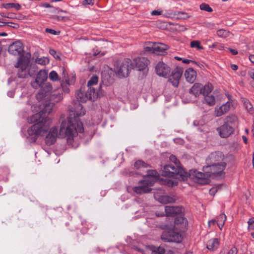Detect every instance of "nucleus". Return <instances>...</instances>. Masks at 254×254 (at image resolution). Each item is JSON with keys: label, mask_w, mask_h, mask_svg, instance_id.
I'll use <instances>...</instances> for the list:
<instances>
[{"label": "nucleus", "mask_w": 254, "mask_h": 254, "mask_svg": "<svg viewBox=\"0 0 254 254\" xmlns=\"http://www.w3.org/2000/svg\"><path fill=\"white\" fill-rule=\"evenodd\" d=\"M6 25H8L7 22L0 21V27L6 26Z\"/></svg>", "instance_id": "59"}, {"label": "nucleus", "mask_w": 254, "mask_h": 254, "mask_svg": "<svg viewBox=\"0 0 254 254\" xmlns=\"http://www.w3.org/2000/svg\"><path fill=\"white\" fill-rule=\"evenodd\" d=\"M228 50L234 55H237L238 54V52L235 49H233L231 48H228Z\"/></svg>", "instance_id": "56"}, {"label": "nucleus", "mask_w": 254, "mask_h": 254, "mask_svg": "<svg viewBox=\"0 0 254 254\" xmlns=\"http://www.w3.org/2000/svg\"><path fill=\"white\" fill-rule=\"evenodd\" d=\"M169 159L171 162H172L173 163H174V164L175 165V166L173 165H170V164L165 165L163 167V169H162V170H161V175L163 176H164V177H172V178L180 179V175L179 174H175L174 175V176L165 175L166 174H168L167 171H169L170 172H172V171H173V170H172V168H171L172 167H173L175 169H177H177H183L180 166V162L179 160H178V159L175 155H170V156L169 157Z\"/></svg>", "instance_id": "11"}, {"label": "nucleus", "mask_w": 254, "mask_h": 254, "mask_svg": "<svg viewBox=\"0 0 254 254\" xmlns=\"http://www.w3.org/2000/svg\"><path fill=\"white\" fill-rule=\"evenodd\" d=\"M224 155L222 152L220 151H215L210 153L206 159V165L218 164L223 162Z\"/></svg>", "instance_id": "12"}, {"label": "nucleus", "mask_w": 254, "mask_h": 254, "mask_svg": "<svg viewBox=\"0 0 254 254\" xmlns=\"http://www.w3.org/2000/svg\"><path fill=\"white\" fill-rule=\"evenodd\" d=\"M242 138L243 139V141H244V143L245 144H247L248 143V139H247V138L245 136L243 135L242 136Z\"/></svg>", "instance_id": "62"}, {"label": "nucleus", "mask_w": 254, "mask_h": 254, "mask_svg": "<svg viewBox=\"0 0 254 254\" xmlns=\"http://www.w3.org/2000/svg\"><path fill=\"white\" fill-rule=\"evenodd\" d=\"M238 119L233 114L227 116L224 119L223 125L217 128L220 136L222 138H226L232 134L238 125Z\"/></svg>", "instance_id": "5"}, {"label": "nucleus", "mask_w": 254, "mask_h": 254, "mask_svg": "<svg viewBox=\"0 0 254 254\" xmlns=\"http://www.w3.org/2000/svg\"><path fill=\"white\" fill-rule=\"evenodd\" d=\"M25 17V16H23L22 15H20L18 17H14V18H16V19H24Z\"/></svg>", "instance_id": "63"}, {"label": "nucleus", "mask_w": 254, "mask_h": 254, "mask_svg": "<svg viewBox=\"0 0 254 254\" xmlns=\"http://www.w3.org/2000/svg\"><path fill=\"white\" fill-rule=\"evenodd\" d=\"M231 68L233 70H236L238 69V65H237L236 64H232L231 65Z\"/></svg>", "instance_id": "58"}, {"label": "nucleus", "mask_w": 254, "mask_h": 254, "mask_svg": "<svg viewBox=\"0 0 254 254\" xmlns=\"http://www.w3.org/2000/svg\"><path fill=\"white\" fill-rule=\"evenodd\" d=\"M162 199L164 203H173L176 200L175 198L168 195H165L163 196Z\"/></svg>", "instance_id": "38"}, {"label": "nucleus", "mask_w": 254, "mask_h": 254, "mask_svg": "<svg viewBox=\"0 0 254 254\" xmlns=\"http://www.w3.org/2000/svg\"><path fill=\"white\" fill-rule=\"evenodd\" d=\"M182 62H183V63L186 64H189L190 63H192L193 64H197V63L196 62L193 61H191V60H188V59H183L182 60Z\"/></svg>", "instance_id": "53"}, {"label": "nucleus", "mask_w": 254, "mask_h": 254, "mask_svg": "<svg viewBox=\"0 0 254 254\" xmlns=\"http://www.w3.org/2000/svg\"><path fill=\"white\" fill-rule=\"evenodd\" d=\"M155 46V43L148 42L144 45V50L145 52L149 53H154V48Z\"/></svg>", "instance_id": "29"}, {"label": "nucleus", "mask_w": 254, "mask_h": 254, "mask_svg": "<svg viewBox=\"0 0 254 254\" xmlns=\"http://www.w3.org/2000/svg\"><path fill=\"white\" fill-rule=\"evenodd\" d=\"M219 244L218 239L214 238L211 239L207 242V248L208 250L214 251L218 248Z\"/></svg>", "instance_id": "26"}, {"label": "nucleus", "mask_w": 254, "mask_h": 254, "mask_svg": "<svg viewBox=\"0 0 254 254\" xmlns=\"http://www.w3.org/2000/svg\"><path fill=\"white\" fill-rule=\"evenodd\" d=\"M149 167V165L141 160H138L135 162L134 167L136 169H140L142 168H147Z\"/></svg>", "instance_id": "31"}, {"label": "nucleus", "mask_w": 254, "mask_h": 254, "mask_svg": "<svg viewBox=\"0 0 254 254\" xmlns=\"http://www.w3.org/2000/svg\"><path fill=\"white\" fill-rule=\"evenodd\" d=\"M188 225L187 220L182 215L177 216L174 221V228L176 230L184 231Z\"/></svg>", "instance_id": "20"}, {"label": "nucleus", "mask_w": 254, "mask_h": 254, "mask_svg": "<svg viewBox=\"0 0 254 254\" xmlns=\"http://www.w3.org/2000/svg\"><path fill=\"white\" fill-rule=\"evenodd\" d=\"M83 131L82 123L78 121L74 114H69L67 120L62 121L59 132L57 127H53L50 129L45 138V142L47 145L50 146L56 142L58 137H66L67 142L71 144L73 142V137L77 132L82 133Z\"/></svg>", "instance_id": "1"}, {"label": "nucleus", "mask_w": 254, "mask_h": 254, "mask_svg": "<svg viewBox=\"0 0 254 254\" xmlns=\"http://www.w3.org/2000/svg\"><path fill=\"white\" fill-rule=\"evenodd\" d=\"M205 102L210 106H214L216 103L215 97L212 94L204 96Z\"/></svg>", "instance_id": "28"}, {"label": "nucleus", "mask_w": 254, "mask_h": 254, "mask_svg": "<svg viewBox=\"0 0 254 254\" xmlns=\"http://www.w3.org/2000/svg\"><path fill=\"white\" fill-rule=\"evenodd\" d=\"M8 25H6L7 26L12 27L15 29H17L19 27V25L17 23H13V22H7Z\"/></svg>", "instance_id": "51"}, {"label": "nucleus", "mask_w": 254, "mask_h": 254, "mask_svg": "<svg viewBox=\"0 0 254 254\" xmlns=\"http://www.w3.org/2000/svg\"><path fill=\"white\" fill-rule=\"evenodd\" d=\"M212 84L208 83L204 86H202L201 94L204 96L210 94L213 90Z\"/></svg>", "instance_id": "27"}, {"label": "nucleus", "mask_w": 254, "mask_h": 254, "mask_svg": "<svg viewBox=\"0 0 254 254\" xmlns=\"http://www.w3.org/2000/svg\"><path fill=\"white\" fill-rule=\"evenodd\" d=\"M40 87H41L40 89L36 95V98L39 101H41L44 99L52 90V86L49 83L43 84Z\"/></svg>", "instance_id": "17"}, {"label": "nucleus", "mask_w": 254, "mask_h": 254, "mask_svg": "<svg viewBox=\"0 0 254 254\" xmlns=\"http://www.w3.org/2000/svg\"><path fill=\"white\" fill-rule=\"evenodd\" d=\"M36 62L38 64L45 65L49 63V60L46 57H43L37 59Z\"/></svg>", "instance_id": "39"}, {"label": "nucleus", "mask_w": 254, "mask_h": 254, "mask_svg": "<svg viewBox=\"0 0 254 254\" xmlns=\"http://www.w3.org/2000/svg\"><path fill=\"white\" fill-rule=\"evenodd\" d=\"M244 105L250 114H253L254 112L253 106L251 103L247 99L243 100Z\"/></svg>", "instance_id": "33"}, {"label": "nucleus", "mask_w": 254, "mask_h": 254, "mask_svg": "<svg viewBox=\"0 0 254 254\" xmlns=\"http://www.w3.org/2000/svg\"><path fill=\"white\" fill-rule=\"evenodd\" d=\"M30 54L27 53L26 56L19 57L17 63L14 66L18 68L17 76L19 78H26L29 76H33V73L31 70H28V67L30 63Z\"/></svg>", "instance_id": "6"}, {"label": "nucleus", "mask_w": 254, "mask_h": 254, "mask_svg": "<svg viewBox=\"0 0 254 254\" xmlns=\"http://www.w3.org/2000/svg\"><path fill=\"white\" fill-rule=\"evenodd\" d=\"M226 220V216L224 214H220L217 218V224L218 227L222 229Z\"/></svg>", "instance_id": "32"}, {"label": "nucleus", "mask_w": 254, "mask_h": 254, "mask_svg": "<svg viewBox=\"0 0 254 254\" xmlns=\"http://www.w3.org/2000/svg\"><path fill=\"white\" fill-rule=\"evenodd\" d=\"M98 82V77L96 75H93L87 82L88 89L90 91V89H95L92 87V86L96 85Z\"/></svg>", "instance_id": "30"}, {"label": "nucleus", "mask_w": 254, "mask_h": 254, "mask_svg": "<svg viewBox=\"0 0 254 254\" xmlns=\"http://www.w3.org/2000/svg\"><path fill=\"white\" fill-rule=\"evenodd\" d=\"M114 66L115 72L120 78L127 77L129 71L133 68L132 63L129 59H125L123 62L117 61Z\"/></svg>", "instance_id": "7"}, {"label": "nucleus", "mask_w": 254, "mask_h": 254, "mask_svg": "<svg viewBox=\"0 0 254 254\" xmlns=\"http://www.w3.org/2000/svg\"><path fill=\"white\" fill-rule=\"evenodd\" d=\"M202 85L200 83H195L190 90V93L193 94L195 97L201 94Z\"/></svg>", "instance_id": "25"}, {"label": "nucleus", "mask_w": 254, "mask_h": 254, "mask_svg": "<svg viewBox=\"0 0 254 254\" xmlns=\"http://www.w3.org/2000/svg\"><path fill=\"white\" fill-rule=\"evenodd\" d=\"M49 78L51 80L56 81L59 80L58 73L54 70L52 71L49 74Z\"/></svg>", "instance_id": "41"}, {"label": "nucleus", "mask_w": 254, "mask_h": 254, "mask_svg": "<svg viewBox=\"0 0 254 254\" xmlns=\"http://www.w3.org/2000/svg\"><path fill=\"white\" fill-rule=\"evenodd\" d=\"M184 211L182 206H166L165 207V212L167 216H174L181 214Z\"/></svg>", "instance_id": "21"}, {"label": "nucleus", "mask_w": 254, "mask_h": 254, "mask_svg": "<svg viewBox=\"0 0 254 254\" xmlns=\"http://www.w3.org/2000/svg\"><path fill=\"white\" fill-rule=\"evenodd\" d=\"M153 251L158 254H164L165 250L163 248L159 247L156 248Z\"/></svg>", "instance_id": "46"}, {"label": "nucleus", "mask_w": 254, "mask_h": 254, "mask_svg": "<svg viewBox=\"0 0 254 254\" xmlns=\"http://www.w3.org/2000/svg\"><path fill=\"white\" fill-rule=\"evenodd\" d=\"M151 14L152 15H159L161 14V11L155 10L151 12Z\"/></svg>", "instance_id": "57"}, {"label": "nucleus", "mask_w": 254, "mask_h": 254, "mask_svg": "<svg viewBox=\"0 0 254 254\" xmlns=\"http://www.w3.org/2000/svg\"><path fill=\"white\" fill-rule=\"evenodd\" d=\"M168 48L169 46L167 45L162 43H155L154 54L162 55Z\"/></svg>", "instance_id": "24"}, {"label": "nucleus", "mask_w": 254, "mask_h": 254, "mask_svg": "<svg viewBox=\"0 0 254 254\" xmlns=\"http://www.w3.org/2000/svg\"><path fill=\"white\" fill-rule=\"evenodd\" d=\"M161 238L165 242L180 243L183 239L182 235L179 232L175 231V229L165 230L162 233Z\"/></svg>", "instance_id": "10"}, {"label": "nucleus", "mask_w": 254, "mask_h": 254, "mask_svg": "<svg viewBox=\"0 0 254 254\" xmlns=\"http://www.w3.org/2000/svg\"><path fill=\"white\" fill-rule=\"evenodd\" d=\"M248 75L250 76L253 80H254V69H252L249 70L248 72Z\"/></svg>", "instance_id": "55"}, {"label": "nucleus", "mask_w": 254, "mask_h": 254, "mask_svg": "<svg viewBox=\"0 0 254 254\" xmlns=\"http://www.w3.org/2000/svg\"><path fill=\"white\" fill-rule=\"evenodd\" d=\"M155 71L158 75L166 77L169 74L171 69L165 63L160 62L156 65Z\"/></svg>", "instance_id": "18"}, {"label": "nucleus", "mask_w": 254, "mask_h": 254, "mask_svg": "<svg viewBox=\"0 0 254 254\" xmlns=\"http://www.w3.org/2000/svg\"><path fill=\"white\" fill-rule=\"evenodd\" d=\"M226 163H222L218 164L206 165L203 167V171L209 174V177L213 176H221L223 171L226 168Z\"/></svg>", "instance_id": "9"}, {"label": "nucleus", "mask_w": 254, "mask_h": 254, "mask_svg": "<svg viewBox=\"0 0 254 254\" xmlns=\"http://www.w3.org/2000/svg\"><path fill=\"white\" fill-rule=\"evenodd\" d=\"M249 59L252 63L254 64V55H250L249 57Z\"/></svg>", "instance_id": "60"}, {"label": "nucleus", "mask_w": 254, "mask_h": 254, "mask_svg": "<svg viewBox=\"0 0 254 254\" xmlns=\"http://www.w3.org/2000/svg\"><path fill=\"white\" fill-rule=\"evenodd\" d=\"M230 32L225 29H221L217 30V35L218 36L223 38H226L230 35Z\"/></svg>", "instance_id": "34"}, {"label": "nucleus", "mask_w": 254, "mask_h": 254, "mask_svg": "<svg viewBox=\"0 0 254 254\" xmlns=\"http://www.w3.org/2000/svg\"><path fill=\"white\" fill-rule=\"evenodd\" d=\"M44 110L45 108L30 117V123H35L27 130L28 138L31 142H35L38 136L45 135L49 129V126L46 125L48 120L46 114H48Z\"/></svg>", "instance_id": "2"}, {"label": "nucleus", "mask_w": 254, "mask_h": 254, "mask_svg": "<svg viewBox=\"0 0 254 254\" xmlns=\"http://www.w3.org/2000/svg\"><path fill=\"white\" fill-rule=\"evenodd\" d=\"M149 63V60L143 57H138L134 59L132 63L133 67L135 65V68L137 70L141 71L145 69Z\"/></svg>", "instance_id": "19"}, {"label": "nucleus", "mask_w": 254, "mask_h": 254, "mask_svg": "<svg viewBox=\"0 0 254 254\" xmlns=\"http://www.w3.org/2000/svg\"><path fill=\"white\" fill-rule=\"evenodd\" d=\"M146 176L148 178L153 179L155 181V179L159 177L158 172L155 170H149L147 171Z\"/></svg>", "instance_id": "35"}, {"label": "nucleus", "mask_w": 254, "mask_h": 254, "mask_svg": "<svg viewBox=\"0 0 254 254\" xmlns=\"http://www.w3.org/2000/svg\"><path fill=\"white\" fill-rule=\"evenodd\" d=\"M48 71V70L42 69L38 72L35 81L31 83V86L34 88L37 89L43 84V82L47 79Z\"/></svg>", "instance_id": "14"}, {"label": "nucleus", "mask_w": 254, "mask_h": 254, "mask_svg": "<svg viewBox=\"0 0 254 254\" xmlns=\"http://www.w3.org/2000/svg\"><path fill=\"white\" fill-rule=\"evenodd\" d=\"M183 72V68L181 67H177L172 71V74L169 78V81L172 83V85L174 87H178Z\"/></svg>", "instance_id": "16"}, {"label": "nucleus", "mask_w": 254, "mask_h": 254, "mask_svg": "<svg viewBox=\"0 0 254 254\" xmlns=\"http://www.w3.org/2000/svg\"><path fill=\"white\" fill-rule=\"evenodd\" d=\"M63 79H62V81H63V82H64V81H65V82H68V78H67V72L65 71V70H63Z\"/></svg>", "instance_id": "50"}, {"label": "nucleus", "mask_w": 254, "mask_h": 254, "mask_svg": "<svg viewBox=\"0 0 254 254\" xmlns=\"http://www.w3.org/2000/svg\"><path fill=\"white\" fill-rule=\"evenodd\" d=\"M200 9L207 12H212L213 11L211 7L208 4L202 3L200 5Z\"/></svg>", "instance_id": "40"}, {"label": "nucleus", "mask_w": 254, "mask_h": 254, "mask_svg": "<svg viewBox=\"0 0 254 254\" xmlns=\"http://www.w3.org/2000/svg\"><path fill=\"white\" fill-rule=\"evenodd\" d=\"M8 51L9 54L14 56H24L21 55L23 52V46L22 43L19 41H17L10 44L8 47Z\"/></svg>", "instance_id": "15"}, {"label": "nucleus", "mask_w": 254, "mask_h": 254, "mask_svg": "<svg viewBox=\"0 0 254 254\" xmlns=\"http://www.w3.org/2000/svg\"><path fill=\"white\" fill-rule=\"evenodd\" d=\"M61 86L62 87V90L65 93H68L69 89L67 87V85H69L68 82H63L62 81L61 83Z\"/></svg>", "instance_id": "43"}, {"label": "nucleus", "mask_w": 254, "mask_h": 254, "mask_svg": "<svg viewBox=\"0 0 254 254\" xmlns=\"http://www.w3.org/2000/svg\"><path fill=\"white\" fill-rule=\"evenodd\" d=\"M249 227L248 229L249 230H254V217H252L250 218L248 222Z\"/></svg>", "instance_id": "44"}, {"label": "nucleus", "mask_w": 254, "mask_h": 254, "mask_svg": "<svg viewBox=\"0 0 254 254\" xmlns=\"http://www.w3.org/2000/svg\"><path fill=\"white\" fill-rule=\"evenodd\" d=\"M45 32L46 33H50L52 35H57L58 34V32L55 31V30L54 29H50V28H47L46 29H45ZM58 33H59V32H58Z\"/></svg>", "instance_id": "49"}, {"label": "nucleus", "mask_w": 254, "mask_h": 254, "mask_svg": "<svg viewBox=\"0 0 254 254\" xmlns=\"http://www.w3.org/2000/svg\"><path fill=\"white\" fill-rule=\"evenodd\" d=\"M31 72L33 73V75H34V72H35V67H31L29 70H31Z\"/></svg>", "instance_id": "64"}, {"label": "nucleus", "mask_w": 254, "mask_h": 254, "mask_svg": "<svg viewBox=\"0 0 254 254\" xmlns=\"http://www.w3.org/2000/svg\"><path fill=\"white\" fill-rule=\"evenodd\" d=\"M232 104V101H228L226 103L222 104L220 107H216L215 109V113L216 117H220L230 110V107Z\"/></svg>", "instance_id": "22"}, {"label": "nucleus", "mask_w": 254, "mask_h": 254, "mask_svg": "<svg viewBox=\"0 0 254 254\" xmlns=\"http://www.w3.org/2000/svg\"><path fill=\"white\" fill-rule=\"evenodd\" d=\"M62 99L63 95L61 93L58 92L52 94L50 97L52 102L46 103L44 111L48 112V114H50L55 103L61 101Z\"/></svg>", "instance_id": "13"}, {"label": "nucleus", "mask_w": 254, "mask_h": 254, "mask_svg": "<svg viewBox=\"0 0 254 254\" xmlns=\"http://www.w3.org/2000/svg\"><path fill=\"white\" fill-rule=\"evenodd\" d=\"M82 5L86 6L87 5H93L94 0H83L82 2Z\"/></svg>", "instance_id": "48"}, {"label": "nucleus", "mask_w": 254, "mask_h": 254, "mask_svg": "<svg viewBox=\"0 0 254 254\" xmlns=\"http://www.w3.org/2000/svg\"><path fill=\"white\" fill-rule=\"evenodd\" d=\"M238 252L237 248L234 247L229 251L228 254H237Z\"/></svg>", "instance_id": "54"}, {"label": "nucleus", "mask_w": 254, "mask_h": 254, "mask_svg": "<svg viewBox=\"0 0 254 254\" xmlns=\"http://www.w3.org/2000/svg\"><path fill=\"white\" fill-rule=\"evenodd\" d=\"M154 183L153 179L146 178L144 180L139 181V185L133 187L132 190L138 194L148 193L151 191L152 189L150 187L153 186Z\"/></svg>", "instance_id": "8"}, {"label": "nucleus", "mask_w": 254, "mask_h": 254, "mask_svg": "<svg viewBox=\"0 0 254 254\" xmlns=\"http://www.w3.org/2000/svg\"><path fill=\"white\" fill-rule=\"evenodd\" d=\"M49 53L56 59H60L59 55L54 49H50Z\"/></svg>", "instance_id": "45"}, {"label": "nucleus", "mask_w": 254, "mask_h": 254, "mask_svg": "<svg viewBox=\"0 0 254 254\" xmlns=\"http://www.w3.org/2000/svg\"><path fill=\"white\" fill-rule=\"evenodd\" d=\"M0 15L2 17H7V18H14V17L10 13H6L4 12H1V13H0Z\"/></svg>", "instance_id": "52"}, {"label": "nucleus", "mask_w": 254, "mask_h": 254, "mask_svg": "<svg viewBox=\"0 0 254 254\" xmlns=\"http://www.w3.org/2000/svg\"><path fill=\"white\" fill-rule=\"evenodd\" d=\"M175 15H176L178 18L181 19H186L190 17L188 13L180 11L177 12V13L175 14Z\"/></svg>", "instance_id": "42"}, {"label": "nucleus", "mask_w": 254, "mask_h": 254, "mask_svg": "<svg viewBox=\"0 0 254 254\" xmlns=\"http://www.w3.org/2000/svg\"><path fill=\"white\" fill-rule=\"evenodd\" d=\"M215 223H217V221L215 220H211L209 221L208 224L210 226L211 224L215 225Z\"/></svg>", "instance_id": "61"}, {"label": "nucleus", "mask_w": 254, "mask_h": 254, "mask_svg": "<svg viewBox=\"0 0 254 254\" xmlns=\"http://www.w3.org/2000/svg\"><path fill=\"white\" fill-rule=\"evenodd\" d=\"M97 92L95 89H90V91L88 89L85 93L83 92L81 90L77 92L76 96L78 101L75 104V107L74 110L71 111L70 114H74L78 121H80L79 118L85 114V110L80 102H86L88 100L94 99L97 97Z\"/></svg>", "instance_id": "3"}, {"label": "nucleus", "mask_w": 254, "mask_h": 254, "mask_svg": "<svg viewBox=\"0 0 254 254\" xmlns=\"http://www.w3.org/2000/svg\"><path fill=\"white\" fill-rule=\"evenodd\" d=\"M173 170L172 172H168V174L165 175H169L171 176H174L175 174H179L180 175V180L183 181L187 180L188 177L192 179H196L198 180H200V182L201 184H207L208 182V178H209V174L207 173H202L198 172L196 170H190L189 172L188 173L184 170V169H175L172 167Z\"/></svg>", "instance_id": "4"}, {"label": "nucleus", "mask_w": 254, "mask_h": 254, "mask_svg": "<svg viewBox=\"0 0 254 254\" xmlns=\"http://www.w3.org/2000/svg\"><path fill=\"white\" fill-rule=\"evenodd\" d=\"M191 48H196L197 50H202L203 47L200 45V42L199 41H192L190 43Z\"/></svg>", "instance_id": "36"}, {"label": "nucleus", "mask_w": 254, "mask_h": 254, "mask_svg": "<svg viewBox=\"0 0 254 254\" xmlns=\"http://www.w3.org/2000/svg\"><path fill=\"white\" fill-rule=\"evenodd\" d=\"M4 7L5 8H10L14 7L16 10H19L21 8V6L18 3H6L5 5L4 6Z\"/></svg>", "instance_id": "37"}, {"label": "nucleus", "mask_w": 254, "mask_h": 254, "mask_svg": "<svg viewBox=\"0 0 254 254\" xmlns=\"http://www.w3.org/2000/svg\"><path fill=\"white\" fill-rule=\"evenodd\" d=\"M185 76L187 81L192 83L196 79V71L192 68H189L185 71Z\"/></svg>", "instance_id": "23"}, {"label": "nucleus", "mask_w": 254, "mask_h": 254, "mask_svg": "<svg viewBox=\"0 0 254 254\" xmlns=\"http://www.w3.org/2000/svg\"><path fill=\"white\" fill-rule=\"evenodd\" d=\"M65 17L60 15H54L53 16V19L55 21H64Z\"/></svg>", "instance_id": "47"}]
</instances>
